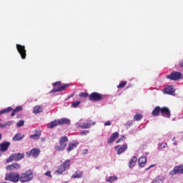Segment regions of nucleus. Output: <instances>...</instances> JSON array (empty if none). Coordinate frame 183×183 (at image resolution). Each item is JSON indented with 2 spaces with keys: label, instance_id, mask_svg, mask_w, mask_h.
<instances>
[{
  "label": "nucleus",
  "instance_id": "f257e3e1",
  "mask_svg": "<svg viewBox=\"0 0 183 183\" xmlns=\"http://www.w3.org/2000/svg\"><path fill=\"white\" fill-rule=\"evenodd\" d=\"M159 114H161L162 117H164V118H169L171 117V112L167 107L161 108L159 107H157L152 113L153 117H158Z\"/></svg>",
  "mask_w": 183,
  "mask_h": 183
},
{
  "label": "nucleus",
  "instance_id": "f03ea898",
  "mask_svg": "<svg viewBox=\"0 0 183 183\" xmlns=\"http://www.w3.org/2000/svg\"><path fill=\"white\" fill-rule=\"evenodd\" d=\"M32 179H34V171L31 169H28L20 174V182L23 183L29 182Z\"/></svg>",
  "mask_w": 183,
  "mask_h": 183
},
{
  "label": "nucleus",
  "instance_id": "7ed1b4c3",
  "mask_svg": "<svg viewBox=\"0 0 183 183\" xmlns=\"http://www.w3.org/2000/svg\"><path fill=\"white\" fill-rule=\"evenodd\" d=\"M96 122H94L91 120H86V122H82V120H79L76 123V128H81V129H89L91 127L95 125Z\"/></svg>",
  "mask_w": 183,
  "mask_h": 183
},
{
  "label": "nucleus",
  "instance_id": "20e7f679",
  "mask_svg": "<svg viewBox=\"0 0 183 183\" xmlns=\"http://www.w3.org/2000/svg\"><path fill=\"white\" fill-rule=\"evenodd\" d=\"M67 143H68V137H66V136L61 137L59 139V144L56 145L54 147L55 151H59V152L64 151V149L66 148Z\"/></svg>",
  "mask_w": 183,
  "mask_h": 183
},
{
  "label": "nucleus",
  "instance_id": "39448f33",
  "mask_svg": "<svg viewBox=\"0 0 183 183\" xmlns=\"http://www.w3.org/2000/svg\"><path fill=\"white\" fill-rule=\"evenodd\" d=\"M4 179L6 181H11V182H18L21 181V175L16 172L7 173L6 174Z\"/></svg>",
  "mask_w": 183,
  "mask_h": 183
},
{
  "label": "nucleus",
  "instance_id": "423d86ee",
  "mask_svg": "<svg viewBox=\"0 0 183 183\" xmlns=\"http://www.w3.org/2000/svg\"><path fill=\"white\" fill-rule=\"evenodd\" d=\"M25 158V154L24 153H16L9 157L6 159V162H12V161H21V159H24Z\"/></svg>",
  "mask_w": 183,
  "mask_h": 183
},
{
  "label": "nucleus",
  "instance_id": "0eeeda50",
  "mask_svg": "<svg viewBox=\"0 0 183 183\" xmlns=\"http://www.w3.org/2000/svg\"><path fill=\"white\" fill-rule=\"evenodd\" d=\"M182 76V74L178 71H174L171 73L170 74H168L167 76V78L168 79H171L172 81H177Z\"/></svg>",
  "mask_w": 183,
  "mask_h": 183
},
{
  "label": "nucleus",
  "instance_id": "6e6552de",
  "mask_svg": "<svg viewBox=\"0 0 183 183\" xmlns=\"http://www.w3.org/2000/svg\"><path fill=\"white\" fill-rule=\"evenodd\" d=\"M16 48L22 59H25V58L26 57V50L25 49V46H22L21 44H16Z\"/></svg>",
  "mask_w": 183,
  "mask_h": 183
},
{
  "label": "nucleus",
  "instance_id": "1a4fd4ad",
  "mask_svg": "<svg viewBox=\"0 0 183 183\" xmlns=\"http://www.w3.org/2000/svg\"><path fill=\"white\" fill-rule=\"evenodd\" d=\"M102 99H104V96L97 92H93L89 96L90 101L97 102V101H101Z\"/></svg>",
  "mask_w": 183,
  "mask_h": 183
},
{
  "label": "nucleus",
  "instance_id": "9d476101",
  "mask_svg": "<svg viewBox=\"0 0 183 183\" xmlns=\"http://www.w3.org/2000/svg\"><path fill=\"white\" fill-rule=\"evenodd\" d=\"M41 150L38 148L31 149L30 152H26L27 157H33L34 158H37L39 157Z\"/></svg>",
  "mask_w": 183,
  "mask_h": 183
},
{
  "label": "nucleus",
  "instance_id": "9b49d317",
  "mask_svg": "<svg viewBox=\"0 0 183 183\" xmlns=\"http://www.w3.org/2000/svg\"><path fill=\"white\" fill-rule=\"evenodd\" d=\"M177 174H183V165L174 167L173 171L170 172V175H175Z\"/></svg>",
  "mask_w": 183,
  "mask_h": 183
},
{
  "label": "nucleus",
  "instance_id": "f8f14e48",
  "mask_svg": "<svg viewBox=\"0 0 183 183\" xmlns=\"http://www.w3.org/2000/svg\"><path fill=\"white\" fill-rule=\"evenodd\" d=\"M6 169L7 171H15V169H21V164L19 163H14L6 166Z\"/></svg>",
  "mask_w": 183,
  "mask_h": 183
},
{
  "label": "nucleus",
  "instance_id": "ddd939ff",
  "mask_svg": "<svg viewBox=\"0 0 183 183\" xmlns=\"http://www.w3.org/2000/svg\"><path fill=\"white\" fill-rule=\"evenodd\" d=\"M79 144V143L77 141L69 142L68 144L66 151L68 152H71V151H73V149H75V148H77Z\"/></svg>",
  "mask_w": 183,
  "mask_h": 183
},
{
  "label": "nucleus",
  "instance_id": "4468645a",
  "mask_svg": "<svg viewBox=\"0 0 183 183\" xmlns=\"http://www.w3.org/2000/svg\"><path fill=\"white\" fill-rule=\"evenodd\" d=\"M11 145V142H4L0 144V151L1 152H6L8 151V148H9Z\"/></svg>",
  "mask_w": 183,
  "mask_h": 183
},
{
  "label": "nucleus",
  "instance_id": "2eb2a0df",
  "mask_svg": "<svg viewBox=\"0 0 183 183\" xmlns=\"http://www.w3.org/2000/svg\"><path fill=\"white\" fill-rule=\"evenodd\" d=\"M126 149H128V146L127 144H124L123 146H117L115 147V150L117 151V154L121 155L122 152H125Z\"/></svg>",
  "mask_w": 183,
  "mask_h": 183
},
{
  "label": "nucleus",
  "instance_id": "dca6fc26",
  "mask_svg": "<svg viewBox=\"0 0 183 183\" xmlns=\"http://www.w3.org/2000/svg\"><path fill=\"white\" fill-rule=\"evenodd\" d=\"M69 87V84H65L61 86H59L57 89H52L50 92L51 94H53V92H62V91H65V89H66V88Z\"/></svg>",
  "mask_w": 183,
  "mask_h": 183
},
{
  "label": "nucleus",
  "instance_id": "f3484780",
  "mask_svg": "<svg viewBox=\"0 0 183 183\" xmlns=\"http://www.w3.org/2000/svg\"><path fill=\"white\" fill-rule=\"evenodd\" d=\"M165 181V177L162 175L157 176L152 180V183H164Z\"/></svg>",
  "mask_w": 183,
  "mask_h": 183
},
{
  "label": "nucleus",
  "instance_id": "a211bd4d",
  "mask_svg": "<svg viewBox=\"0 0 183 183\" xmlns=\"http://www.w3.org/2000/svg\"><path fill=\"white\" fill-rule=\"evenodd\" d=\"M58 125H59V119H55L48 124L47 128L52 129V128H55V127H58Z\"/></svg>",
  "mask_w": 183,
  "mask_h": 183
},
{
  "label": "nucleus",
  "instance_id": "6ab92c4d",
  "mask_svg": "<svg viewBox=\"0 0 183 183\" xmlns=\"http://www.w3.org/2000/svg\"><path fill=\"white\" fill-rule=\"evenodd\" d=\"M174 92H175V89L172 86H167L164 89V94H168L169 95H174Z\"/></svg>",
  "mask_w": 183,
  "mask_h": 183
},
{
  "label": "nucleus",
  "instance_id": "aec40b11",
  "mask_svg": "<svg viewBox=\"0 0 183 183\" xmlns=\"http://www.w3.org/2000/svg\"><path fill=\"white\" fill-rule=\"evenodd\" d=\"M119 137V133L118 132L113 133L110 137V138L108 139L107 144H112V142H114V141H115L117 138H118Z\"/></svg>",
  "mask_w": 183,
  "mask_h": 183
},
{
  "label": "nucleus",
  "instance_id": "412c9836",
  "mask_svg": "<svg viewBox=\"0 0 183 183\" xmlns=\"http://www.w3.org/2000/svg\"><path fill=\"white\" fill-rule=\"evenodd\" d=\"M65 171H66V169H65V168L62 166V164H61V165L58 167L57 170L55 171V174H56V175H62V174H64V172H65Z\"/></svg>",
  "mask_w": 183,
  "mask_h": 183
},
{
  "label": "nucleus",
  "instance_id": "4be33fe9",
  "mask_svg": "<svg viewBox=\"0 0 183 183\" xmlns=\"http://www.w3.org/2000/svg\"><path fill=\"white\" fill-rule=\"evenodd\" d=\"M59 125H69L71 124V120L69 119L63 118L59 119Z\"/></svg>",
  "mask_w": 183,
  "mask_h": 183
},
{
  "label": "nucleus",
  "instance_id": "5701e85b",
  "mask_svg": "<svg viewBox=\"0 0 183 183\" xmlns=\"http://www.w3.org/2000/svg\"><path fill=\"white\" fill-rule=\"evenodd\" d=\"M44 107L41 105H37L33 109V114H40L42 112Z\"/></svg>",
  "mask_w": 183,
  "mask_h": 183
},
{
  "label": "nucleus",
  "instance_id": "b1692460",
  "mask_svg": "<svg viewBox=\"0 0 183 183\" xmlns=\"http://www.w3.org/2000/svg\"><path fill=\"white\" fill-rule=\"evenodd\" d=\"M147 164V157H142L139 159V165L141 168L144 167Z\"/></svg>",
  "mask_w": 183,
  "mask_h": 183
},
{
  "label": "nucleus",
  "instance_id": "393cba45",
  "mask_svg": "<svg viewBox=\"0 0 183 183\" xmlns=\"http://www.w3.org/2000/svg\"><path fill=\"white\" fill-rule=\"evenodd\" d=\"M137 157L135 156L132 157L129 162V168H134V167H135V164H137Z\"/></svg>",
  "mask_w": 183,
  "mask_h": 183
},
{
  "label": "nucleus",
  "instance_id": "a878e982",
  "mask_svg": "<svg viewBox=\"0 0 183 183\" xmlns=\"http://www.w3.org/2000/svg\"><path fill=\"white\" fill-rule=\"evenodd\" d=\"M41 131H36L35 134L30 135V138L31 139H39V138H41Z\"/></svg>",
  "mask_w": 183,
  "mask_h": 183
},
{
  "label": "nucleus",
  "instance_id": "bb28decb",
  "mask_svg": "<svg viewBox=\"0 0 183 183\" xmlns=\"http://www.w3.org/2000/svg\"><path fill=\"white\" fill-rule=\"evenodd\" d=\"M24 138H25V135L21 133H19V134H16L13 137V141H21V139H24Z\"/></svg>",
  "mask_w": 183,
  "mask_h": 183
},
{
  "label": "nucleus",
  "instance_id": "cd10ccee",
  "mask_svg": "<svg viewBox=\"0 0 183 183\" xmlns=\"http://www.w3.org/2000/svg\"><path fill=\"white\" fill-rule=\"evenodd\" d=\"M22 109H24V107L22 106H18L13 110L11 114V117H15V114H17V112L22 111Z\"/></svg>",
  "mask_w": 183,
  "mask_h": 183
},
{
  "label": "nucleus",
  "instance_id": "c85d7f7f",
  "mask_svg": "<svg viewBox=\"0 0 183 183\" xmlns=\"http://www.w3.org/2000/svg\"><path fill=\"white\" fill-rule=\"evenodd\" d=\"M61 166H63L66 170V169H69V167H71V160L70 159H66L62 164Z\"/></svg>",
  "mask_w": 183,
  "mask_h": 183
},
{
  "label": "nucleus",
  "instance_id": "c756f323",
  "mask_svg": "<svg viewBox=\"0 0 183 183\" xmlns=\"http://www.w3.org/2000/svg\"><path fill=\"white\" fill-rule=\"evenodd\" d=\"M12 109H13L11 107L4 109L0 111V115H2L3 114H9V112H11V111H12Z\"/></svg>",
  "mask_w": 183,
  "mask_h": 183
},
{
  "label": "nucleus",
  "instance_id": "7c9ffc66",
  "mask_svg": "<svg viewBox=\"0 0 183 183\" xmlns=\"http://www.w3.org/2000/svg\"><path fill=\"white\" fill-rule=\"evenodd\" d=\"M82 175H84L82 172L77 171L71 176V178H82Z\"/></svg>",
  "mask_w": 183,
  "mask_h": 183
},
{
  "label": "nucleus",
  "instance_id": "2f4dec72",
  "mask_svg": "<svg viewBox=\"0 0 183 183\" xmlns=\"http://www.w3.org/2000/svg\"><path fill=\"white\" fill-rule=\"evenodd\" d=\"M118 179V177H116V176H112V177H109L107 179V182H110V183H112V182H115V181H117Z\"/></svg>",
  "mask_w": 183,
  "mask_h": 183
},
{
  "label": "nucleus",
  "instance_id": "473e14b6",
  "mask_svg": "<svg viewBox=\"0 0 183 183\" xmlns=\"http://www.w3.org/2000/svg\"><path fill=\"white\" fill-rule=\"evenodd\" d=\"M134 121H141V119H142V114H137L134 117Z\"/></svg>",
  "mask_w": 183,
  "mask_h": 183
},
{
  "label": "nucleus",
  "instance_id": "72a5a7b5",
  "mask_svg": "<svg viewBox=\"0 0 183 183\" xmlns=\"http://www.w3.org/2000/svg\"><path fill=\"white\" fill-rule=\"evenodd\" d=\"M89 134V130H83L79 133L80 137H85Z\"/></svg>",
  "mask_w": 183,
  "mask_h": 183
},
{
  "label": "nucleus",
  "instance_id": "f704fd0d",
  "mask_svg": "<svg viewBox=\"0 0 183 183\" xmlns=\"http://www.w3.org/2000/svg\"><path fill=\"white\" fill-rule=\"evenodd\" d=\"M25 124V122L24 120H20L17 124L16 127H24V124Z\"/></svg>",
  "mask_w": 183,
  "mask_h": 183
},
{
  "label": "nucleus",
  "instance_id": "c9c22d12",
  "mask_svg": "<svg viewBox=\"0 0 183 183\" xmlns=\"http://www.w3.org/2000/svg\"><path fill=\"white\" fill-rule=\"evenodd\" d=\"M79 97H80L81 98H86V97H88V93L86 92L80 93L79 94Z\"/></svg>",
  "mask_w": 183,
  "mask_h": 183
},
{
  "label": "nucleus",
  "instance_id": "e433bc0d",
  "mask_svg": "<svg viewBox=\"0 0 183 183\" xmlns=\"http://www.w3.org/2000/svg\"><path fill=\"white\" fill-rule=\"evenodd\" d=\"M79 104H81V102H74V103H72L71 107L72 108H76V107H78Z\"/></svg>",
  "mask_w": 183,
  "mask_h": 183
},
{
  "label": "nucleus",
  "instance_id": "4c0bfd02",
  "mask_svg": "<svg viewBox=\"0 0 183 183\" xmlns=\"http://www.w3.org/2000/svg\"><path fill=\"white\" fill-rule=\"evenodd\" d=\"M125 85H127V81H122L117 86V88H124Z\"/></svg>",
  "mask_w": 183,
  "mask_h": 183
},
{
  "label": "nucleus",
  "instance_id": "58836bf2",
  "mask_svg": "<svg viewBox=\"0 0 183 183\" xmlns=\"http://www.w3.org/2000/svg\"><path fill=\"white\" fill-rule=\"evenodd\" d=\"M44 175L46 177H48L49 178H52V174H51V171H48L46 173H44Z\"/></svg>",
  "mask_w": 183,
  "mask_h": 183
},
{
  "label": "nucleus",
  "instance_id": "ea45409f",
  "mask_svg": "<svg viewBox=\"0 0 183 183\" xmlns=\"http://www.w3.org/2000/svg\"><path fill=\"white\" fill-rule=\"evenodd\" d=\"M111 126V121H107L106 123H104V127H109Z\"/></svg>",
  "mask_w": 183,
  "mask_h": 183
},
{
  "label": "nucleus",
  "instance_id": "a19ab883",
  "mask_svg": "<svg viewBox=\"0 0 183 183\" xmlns=\"http://www.w3.org/2000/svg\"><path fill=\"white\" fill-rule=\"evenodd\" d=\"M124 139H125V137H122V138H119V139H118V141L117 142V144H119V142H121V141H124Z\"/></svg>",
  "mask_w": 183,
  "mask_h": 183
},
{
  "label": "nucleus",
  "instance_id": "79ce46f5",
  "mask_svg": "<svg viewBox=\"0 0 183 183\" xmlns=\"http://www.w3.org/2000/svg\"><path fill=\"white\" fill-rule=\"evenodd\" d=\"M56 85H61V81H56L53 83V86H56Z\"/></svg>",
  "mask_w": 183,
  "mask_h": 183
},
{
  "label": "nucleus",
  "instance_id": "37998d69",
  "mask_svg": "<svg viewBox=\"0 0 183 183\" xmlns=\"http://www.w3.org/2000/svg\"><path fill=\"white\" fill-rule=\"evenodd\" d=\"M155 167V164H151L148 168L146 169V171H148V169H151V168H154Z\"/></svg>",
  "mask_w": 183,
  "mask_h": 183
},
{
  "label": "nucleus",
  "instance_id": "c03bdc74",
  "mask_svg": "<svg viewBox=\"0 0 183 183\" xmlns=\"http://www.w3.org/2000/svg\"><path fill=\"white\" fill-rule=\"evenodd\" d=\"M41 142H45V141H46V137H41Z\"/></svg>",
  "mask_w": 183,
  "mask_h": 183
},
{
  "label": "nucleus",
  "instance_id": "a18cd8bd",
  "mask_svg": "<svg viewBox=\"0 0 183 183\" xmlns=\"http://www.w3.org/2000/svg\"><path fill=\"white\" fill-rule=\"evenodd\" d=\"M12 124V122H9L7 124H6V127H9L11 126V124Z\"/></svg>",
  "mask_w": 183,
  "mask_h": 183
},
{
  "label": "nucleus",
  "instance_id": "49530a36",
  "mask_svg": "<svg viewBox=\"0 0 183 183\" xmlns=\"http://www.w3.org/2000/svg\"><path fill=\"white\" fill-rule=\"evenodd\" d=\"M5 127H6V124H0L1 128H5Z\"/></svg>",
  "mask_w": 183,
  "mask_h": 183
},
{
  "label": "nucleus",
  "instance_id": "de8ad7c7",
  "mask_svg": "<svg viewBox=\"0 0 183 183\" xmlns=\"http://www.w3.org/2000/svg\"><path fill=\"white\" fill-rule=\"evenodd\" d=\"M179 66H181V67L183 66V61L179 62Z\"/></svg>",
  "mask_w": 183,
  "mask_h": 183
},
{
  "label": "nucleus",
  "instance_id": "09e8293b",
  "mask_svg": "<svg viewBox=\"0 0 183 183\" xmlns=\"http://www.w3.org/2000/svg\"><path fill=\"white\" fill-rule=\"evenodd\" d=\"M2 139V134L0 133V141Z\"/></svg>",
  "mask_w": 183,
  "mask_h": 183
},
{
  "label": "nucleus",
  "instance_id": "8fccbe9b",
  "mask_svg": "<svg viewBox=\"0 0 183 183\" xmlns=\"http://www.w3.org/2000/svg\"><path fill=\"white\" fill-rule=\"evenodd\" d=\"M174 145H177V142H174Z\"/></svg>",
  "mask_w": 183,
  "mask_h": 183
},
{
  "label": "nucleus",
  "instance_id": "3c124183",
  "mask_svg": "<svg viewBox=\"0 0 183 183\" xmlns=\"http://www.w3.org/2000/svg\"><path fill=\"white\" fill-rule=\"evenodd\" d=\"M174 139H175V137L173 138L172 141H174Z\"/></svg>",
  "mask_w": 183,
  "mask_h": 183
},
{
  "label": "nucleus",
  "instance_id": "603ef678",
  "mask_svg": "<svg viewBox=\"0 0 183 183\" xmlns=\"http://www.w3.org/2000/svg\"><path fill=\"white\" fill-rule=\"evenodd\" d=\"M172 121H175V119H173Z\"/></svg>",
  "mask_w": 183,
  "mask_h": 183
},
{
  "label": "nucleus",
  "instance_id": "864d4df0",
  "mask_svg": "<svg viewBox=\"0 0 183 183\" xmlns=\"http://www.w3.org/2000/svg\"><path fill=\"white\" fill-rule=\"evenodd\" d=\"M1 121V119H0V122Z\"/></svg>",
  "mask_w": 183,
  "mask_h": 183
},
{
  "label": "nucleus",
  "instance_id": "5fc2aeb1",
  "mask_svg": "<svg viewBox=\"0 0 183 183\" xmlns=\"http://www.w3.org/2000/svg\"><path fill=\"white\" fill-rule=\"evenodd\" d=\"M1 153H0V157H1Z\"/></svg>",
  "mask_w": 183,
  "mask_h": 183
}]
</instances>
